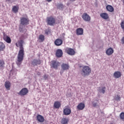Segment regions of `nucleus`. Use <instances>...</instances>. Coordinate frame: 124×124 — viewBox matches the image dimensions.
<instances>
[{
	"label": "nucleus",
	"mask_w": 124,
	"mask_h": 124,
	"mask_svg": "<svg viewBox=\"0 0 124 124\" xmlns=\"http://www.w3.org/2000/svg\"><path fill=\"white\" fill-rule=\"evenodd\" d=\"M24 41L20 40L17 41L16 44V47H19V50L17 55V60L16 62V64L20 66L22 64L23 60H24V56H25V50L23 46Z\"/></svg>",
	"instance_id": "obj_1"
},
{
	"label": "nucleus",
	"mask_w": 124,
	"mask_h": 124,
	"mask_svg": "<svg viewBox=\"0 0 124 124\" xmlns=\"http://www.w3.org/2000/svg\"><path fill=\"white\" fill-rule=\"evenodd\" d=\"M80 73L83 77L89 76L92 73V69L89 66H84L82 67Z\"/></svg>",
	"instance_id": "obj_2"
},
{
	"label": "nucleus",
	"mask_w": 124,
	"mask_h": 124,
	"mask_svg": "<svg viewBox=\"0 0 124 124\" xmlns=\"http://www.w3.org/2000/svg\"><path fill=\"white\" fill-rule=\"evenodd\" d=\"M46 22L49 26H54L56 24V19L53 16L47 17Z\"/></svg>",
	"instance_id": "obj_3"
},
{
	"label": "nucleus",
	"mask_w": 124,
	"mask_h": 124,
	"mask_svg": "<svg viewBox=\"0 0 124 124\" xmlns=\"http://www.w3.org/2000/svg\"><path fill=\"white\" fill-rule=\"evenodd\" d=\"M30 24V19L28 17H22L20 18V24L23 26H27Z\"/></svg>",
	"instance_id": "obj_4"
},
{
	"label": "nucleus",
	"mask_w": 124,
	"mask_h": 124,
	"mask_svg": "<svg viewBox=\"0 0 124 124\" xmlns=\"http://www.w3.org/2000/svg\"><path fill=\"white\" fill-rule=\"evenodd\" d=\"M50 66L51 67H53V68H55V69H58V67L60 66V62L57 61L52 60L50 62Z\"/></svg>",
	"instance_id": "obj_5"
},
{
	"label": "nucleus",
	"mask_w": 124,
	"mask_h": 124,
	"mask_svg": "<svg viewBox=\"0 0 124 124\" xmlns=\"http://www.w3.org/2000/svg\"><path fill=\"white\" fill-rule=\"evenodd\" d=\"M65 52L68 54V55H70V56H74L75 55V51L73 48H70L67 47L65 49Z\"/></svg>",
	"instance_id": "obj_6"
},
{
	"label": "nucleus",
	"mask_w": 124,
	"mask_h": 124,
	"mask_svg": "<svg viewBox=\"0 0 124 124\" xmlns=\"http://www.w3.org/2000/svg\"><path fill=\"white\" fill-rule=\"evenodd\" d=\"M29 93V90L26 88H23L19 93L18 94L23 96L26 95L27 94Z\"/></svg>",
	"instance_id": "obj_7"
},
{
	"label": "nucleus",
	"mask_w": 124,
	"mask_h": 124,
	"mask_svg": "<svg viewBox=\"0 0 124 124\" xmlns=\"http://www.w3.org/2000/svg\"><path fill=\"white\" fill-rule=\"evenodd\" d=\"M82 18L85 22H91V16L87 13H84L82 16Z\"/></svg>",
	"instance_id": "obj_8"
},
{
	"label": "nucleus",
	"mask_w": 124,
	"mask_h": 124,
	"mask_svg": "<svg viewBox=\"0 0 124 124\" xmlns=\"http://www.w3.org/2000/svg\"><path fill=\"white\" fill-rule=\"evenodd\" d=\"M77 109L78 111H82L85 109V104L83 103H80L77 106Z\"/></svg>",
	"instance_id": "obj_9"
},
{
	"label": "nucleus",
	"mask_w": 124,
	"mask_h": 124,
	"mask_svg": "<svg viewBox=\"0 0 124 124\" xmlns=\"http://www.w3.org/2000/svg\"><path fill=\"white\" fill-rule=\"evenodd\" d=\"M63 113L65 116H68L71 114V109L69 108H65L63 109Z\"/></svg>",
	"instance_id": "obj_10"
},
{
	"label": "nucleus",
	"mask_w": 124,
	"mask_h": 124,
	"mask_svg": "<svg viewBox=\"0 0 124 124\" xmlns=\"http://www.w3.org/2000/svg\"><path fill=\"white\" fill-rule=\"evenodd\" d=\"M84 33V30L82 28H78L76 30L77 35H83Z\"/></svg>",
	"instance_id": "obj_11"
},
{
	"label": "nucleus",
	"mask_w": 124,
	"mask_h": 124,
	"mask_svg": "<svg viewBox=\"0 0 124 124\" xmlns=\"http://www.w3.org/2000/svg\"><path fill=\"white\" fill-rule=\"evenodd\" d=\"M61 67L63 70H68L70 67L69 66V64L68 63H63L61 65Z\"/></svg>",
	"instance_id": "obj_12"
},
{
	"label": "nucleus",
	"mask_w": 124,
	"mask_h": 124,
	"mask_svg": "<svg viewBox=\"0 0 124 124\" xmlns=\"http://www.w3.org/2000/svg\"><path fill=\"white\" fill-rule=\"evenodd\" d=\"M114 53V49L111 48L109 47L107 49L106 51V54L107 56H111Z\"/></svg>",
	"instance_id": "obj_13"
},
{
	"label": "nucleus",
	"mask_w": 124,
	"mask_h": 124,
	"mask_svg": "<svg viewBox=\"0 0 124 124\" xmlns=\"http://www.w3.org/2000/svg\"><path fill=\"white\" fill-rule=\"evenodd\" d=\"M32 65H39L41 64V61L40 59H34L32 62Z\"/></svg>",
	"instance_id": "obj_14"
},
{
	"label": "nucleus",
	"mask_w": 124,
	"mask_h": 124,
	"mask_svg": "<svg viewBox=\"0 0 124 124\" xmlns=\"http://www.w3.org/2000/svg\"><path fill=\"white\" fill-rule=\"evenodd\" d=\"M37 121L39 122V123H44V117L38 114L36 116Z\"/></svg>",
	"instance_id": "obj_15"
},
{
	"label": "nucleus",
	"mask_w": 124,
	"mask_h": 124,
	"mask_svg": "<svg viewBox=\"0 0 124 124\" xmlns=\"http://www.w3.org/2000/svg\"><path fill=\"white\" fill-rule=\"evenodd\" d=\"M100 16V17H101V18L104 19L105 20H107L108 19H109V16L108 15V14L106 13H101Z\"/></svg>",
	"instance_id": "obj_16"
},
{
	"label": "nucleus",
	"mask_w": 124,
	"mask_h": 124,
	"mask_svg": "<svg viewBox=\"0 0 124 124\" xmlns=\"http://www.w3.org/2000/svg\"><path fill=\"white\" fill-rule=\"evenodd\" d=\"M63 54L62 50L61 49H58L56 51V56L58 57V58H61L62 57Z\"/></svg>",
	"instance_id": "obj_17"
},
{
	"label": "nucleus",
	"mask_w": 124,
	"mask_h": 124,
	"mask_svg": "<svg viewBox=\"0 0 124 124\" xmlns=\"http://www.w3.org/2000/svg\"><path fill=\"white\" fill-rule=\"evenodd\" d=\"M3 39L7 43H11V39L7 35L4 34L3 35Z\"/></svg>",
	"instance_id": "obj_18"
},
{
	"label": "nucleus",
	"mask_w": 124,
	"mask_h": 124,
	"mask_svg": "<svg viewBox=\"0 0 124 124\" xmlns=\"http://www.w3.org/2000/svg\"><path fill=\"white\" fill-rule=\"evenodd\" d=\"M54 44L56 46H61L62 44V40L61 39H57L54 42Z\"/></svg>",
	"instance_id": "obj_19"
},
{
	"label": "nucleus",
	"mask_w": 124,
	"mask_h": 124,
	"mask_svg": "<svg viewBox=\"0 0 124 124\" xmlns=\"http://www.w3.org/2000/svg\"><path fill=\"white\" fill-rule=\"evenodd\" d=\"M62 106V104H61V102L59 101H55L54 102L53 107L55 109H59L60 107Z\"/></svg>",
	"instance_id": "obj_20"
},
{
	"label": "nucleus",
	"mask_w": 124,
	"mask_h": 124,
	"mask_svg": "<svg viewBox=\"0 0 124 124\" xmlns=\"http://www.w3.org/2000/svg\"><path fill=\"white\" fill-rule=\"evenodd\" d=\"M113 75L116 78H120L122 77V73L120 71H116L114 73Z\"/></svg>",
	"instance_id": "obj_21"
},
{
	"label": "nucleus",
	"mask_w": 124,
	"mask_h": 124,
	"mask_svg": "<svg viewBox=\"0 0 124 124\" xmlns=\"http://www.w3.org/2000/svg\"><path fill=\"white\" fill-rule=\"evenodd\" d=\"M5 88L7 91L10 90V87H11V83L9 81H6L5 83Z\"/></svg>",
	"instance_id": "obj_22"
},
{
	"label": "nucleus",
	"mask_w": 124,
	"mask_h": 124,
	"mask_svg": "<svg viewBox=\"0 0 124 124\" xmlns=\"http://www.w3.org/2000/svg\"><path fill=\"white\" fill-rule=\"evenodd\" d=\"M69 119L67 118H63L61 120L62 124H68Z\"/></svg>",
	"instance_id": "obj_23"
},
{
	"label": "nucleus",
	"mask_w": 124,
	"mask_h": 124,
	"mask_svg": "<svg viewBox=\"0 0 124 124\" xmlns=\"http://www.w3.org/2000/svg\"><path fill=\"white\" fill-rule=\"evenodd\" d=\"M106 9L109 12H114V7L110 5H108L106 6Z\"/></svg>",
	"instance_id": "obj_24"
},
{
	"label": "nucleus",
	"mask_w": 124,
	"mask_h": 124,
	"mask_svg": "<svg viewBox=\"0 0 124 124\" xmlns=\"http://www.w3.org/2000/svg\"><path fill=\"white\" fill-rule=\"evenodd\" d=\"M5 50V45L3 43L0 42V52L4 51Z\"/></svg>",
	"instance_id": "obj_25"
},
{
	"label": "nucleus",
	"mask_w": 124,
	"mask_h": 124,
	"mask_svg": "<svg viewBox=\"0 0 124 124\" xmlns=\"http://www.w3.org/2000/svg\"><path fill=\"white\" fill-rule=\"evenodd\" d=\"M19 11V6H14L12 8V11L14 13H17Z\"/></svg>",
	"instance_id": "obj_26"
},
{
	"label": "nucleus",
	"mask_w": 124,
	"mask_h": 124,
	"mask_svg": "<svg viewBox=\"0 0 124 124\" xmlns=\"http://www.w3.org/2000/svg\"><path fill=\"white\" fill-rule=\"evenodd\" d=\"M106 90V87L105 86L102 87H99L98 91L102 93H105V91Z\"/></svg>",
	"instance_id": "obj_27"
},
{
	"label": "nucleus",
	"mask_w": 124,
	"mask_h": 124,
	"mask_svg": "<svg viewBox=\"0 0 124 124\" xmlns=\"http://www.w3.org/2000/svg\"><path fill=\"white\" fill-rule=\"evenodd\" d=\"M4 65H5V62L3 60H0V68L3 69L4 68Z\"/></svg>",
	"instance_id": "obj_28"
},
{
	"label": "nucleus",
	"mask_w": 124,
	"mask_h": 124,
	"mask_svg": "<svg viewBox=\"0 0 124 124\" xmlns=\"http://www.w3.org/2000/svg\"><path fill=\"white\" fill-rule=\"evenodd\" d=\"M39 40H40V42H43L44 40H45V36L43 34H40L39 36Z\"/></svg>",
	"instance_id": "obj_29"
},
{
	"label": "nucleus",
	"mask_w": 124,
	"mask_h": 124,
	"mask_svg": "<svg viewBox=\"0 0 124 124\" xmlns=\"http://www.w3.org/2000/svg\"><path fill=\"white\" fill-rule=\"evenodd\" d=\"M114 100L116 101H121V96L120 95H117L114 97Z\"/></svg>",
	"instance_id": "obj_30"
},
{
	"label": "nucleus",
	"mask_w": 124,
	"mask_h": 124,
	"mask_svg": "<svg viewBox=\"0 0 124 124\" xmlns=\"http://www.w3.org/2000/svg\"><path fill=\"white\" fill-rule=\"evenodd\" d=\"M120 117L121 120L124 121V112H122L120 115Z\"/></svg>",
	"instance_id": "obj_31"
},
{
	"label": "nucleus",
	"mask_w": 124,
	"mask_h": 124,
	"mask_svg": "<svg viewBox=\"0 0 124 124\" xmlns=\"http://www.w3.org/2000/svg\"><path fill=\"white\" fill-rule=\"evenodd\" d=\"M121 28L124 31V20L122 21L120 24Z\"/></svg>",
	"instance_id": "obj_32"
},
{
	"label": "nucleus",
	"mask_w": 124,
	"mask_h": 124,
	"mask_svg": "<svg viewBox=\"0 0 124 124\" xmlns=\"http://www.w3.org/2000/svg\"><path fill=\"white\" fill-rule=\"evenodd\" d=\"M49 32H50V30L45 31V34H46L47 35H48V34H49Z\"/></svg>",
	"instance_id": "obj_33"
},
{
	"label": "nucleus",
	"mask_w": 124,
	"mask_h": 124,
	"mask_svg": "<svg viewBox=\"0 0 124 124\" xmlns=\"http://www.w3.org/2000/svg\"><path fill=\"white\" fill-rule=\"evenodd\" d=\"M44 78L45 79V80H46L48 78V76L46 75H45L44 76Z\"/></svg>",
	"instance_id": "obj_34"
},
{
	"label": "nucleus",
	"mask_w": 124,
	"mask_h": 124,
	"mask_svg": "<svg viewBox=\"0 0 124 124\" xmlns=\"http://www.w3.org/2000/svg\"><path fill=\"white\" fill-rule=\"evenodd\" d=\"M121 41H122V44H124V36L123 37V38H122V40H121Z\"/></svg>",
	"instance_id": "obj_35"
},
{
	"label": "nucleus",
	"mask_w": 124,
	"mask_h": 124,
	"mask_svg": "<svg viewBox=\"0 0 124 124\" xmlns=\"http://www.w3.org/2000/svg\"><path fill=\"white\" fill-rule=\"evenodd\" d=\"M62 73H63V70H61L60 71V74L61 75H62Z\"/></svg>",
	"instance_id": "obj_36"
},
{
	"label": "nucleus",
	"mask_w": 124,
	"mask_h": 124,
	"mask_svg": "<svg viewBox=\"0 0 124 124\" xmlns=\"http://www.w3.org/2000/svg\"><path fill=\"white\" fill-rule=\"evenodd\" d=\"M93 106L94 107H95L96 106V103H93Z\"/></svg>",
	"instance_id": "obj_37"
},
{
	"label": "nucleus",
	"mask_w": 124,
	"mask_h": 124,
	"mask_svg": "<svg viewBox=\"0 0 124 124\" xmlns=\"http://www.w3.org/2000/svg\"><path fill=\"white\" fill-rule=\"evenodd\" d=\"M52 0H46V1L48 2H50V1H52Z\"/></svg>",
	"instance_id": "obj_38"
},
{
	"label": "nucleus",
	"mask_w": 124,
	"mask_h": 124,
	"mask_svg": "<svg viewBox=\"0 0 124 124\" xmlns=\"http://www.w3.org/2000/svg\"><path fill=\"white\" fill-rule=\"evenodd\" d=\"M64 35H65V33H63L62 34V36L64 37Z\"/></svg>",
	"instance_id": "obj_39"
},
{
	"label": "nucleus",
	"mask_w": 124,
	"mask_h": 124,
	"mask_svg": "<svg viewBox=\"0 0 124 124\" xmlns=\"http://www.w3.org/2000/svg\"><path fill=\"white\" fill-rule=\"evenodd\" d=\"M10 0H6V1H8V2H9V1H10Z\"/></svg>",
	"instance_id": "obj_40"
},
{
	"label": "nucleus",
	"mask_w": 124,
	"mask_h": 124,
	"mask_svg": "<svg viewBox=\"0 0 124 124\" xmlns=\"http://www.w3.org/2000/svg\"><path fill=\"white\" fill-rule=\"evenodd\" d=\"M71 1H75L76 0H70Z\"/></svg>",
	"instance_id": "obj_41"
},
{
	"label": "nucleus",
	"mask_w": 124,
	"mask_h": 124,
	"mask_svg": "<svg viewBox=\"0 0 124 124\" xmlns=\"http://www.w3.org/2000/svg\"><path fill=\"white\" fill-rule=\"evenodd\" d=\"M110 124H113V123H110Z\"/></svg>",
	"instance_id": "obj_42"
}]
</instances>
